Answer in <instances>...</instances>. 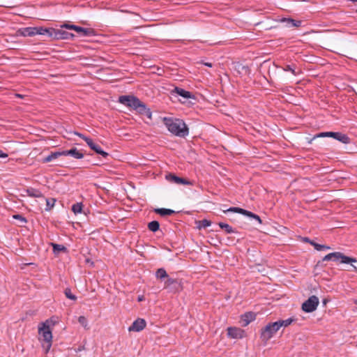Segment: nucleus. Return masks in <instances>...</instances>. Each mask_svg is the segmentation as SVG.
<instances>
[{"mask_svg":"<svg viewBox=\"0 0 357 357\" xmlns=\"http://www.w3.org/2000/svg\"><path fill=\"white\" fill-rule=\"evenodd\" d=\"M163 122L168 130L176 136L185 137L188 135V128L181 119L165 117Z\"/></svg>","mask_w":357,"mask_h":357,"instance_id":"nucleus-1","label":"nucleus"},{"mask_svg":"<svg viewBox=\"0 0 357 357\" xmlns=\"http://www.w3.org/2000/svg\"><path fill=\"white\" fill-rule=\"evenodd\" d=\"M50 322H52L53 325L54 322H53L52 319H48L45 322L40 324V326L38 327V333L43 337V340L44 343H43V347L45 348V352H48L50 349L52 347V334L50 328V325L48 324Z\"/></svg>","mask_w":357,"mask_h":357,"instance_id":"nucleus-2","label":"nucleus"},{"mask_svg":"<svg viewBox=\"0 0 357 357\" xmlns=\"http://www.w3.org/2000/svg\"><path fill=\"white\" fill-rule=\"evenodd\" d=\"M280 329L277 321L270 323L261 329V338L262 341L267 342Z\"/></svg>","mask_w":357,"mask_h":357,"instance_id":"nucleus-3","label":"nucleus"},{"mask_svg":"<svg viewBox=\"0 0 357 357\" xmlns=\"http://www.w3.org/2000/svg\"><path fill=\"white\" fill-rule=\"evenodd\" d=\"M61 28H66L70 30H75L77 33H78L80 36H90L95 35V31L91 28H84L74 24H69L67 23H65L63 25H61Z\"/></svg>","mask_w":357,"mask_h":357,"instance_id":"nucleus-4","label":"nucleus"},{"mask_svg":"<svg viewBox=\"0 0 357 357\" xmlns=\"http://www.w3.org/2000/svg\"><path fill=\"white\" fill-rule=\"evenodd\" d=\"M319 300L316 296H311L305 301L301 306V309L305 312H312L317 310Z\"/></svg>","mask_w":357,"mask_h":357,"instance_id":"nucleus-5","label":"nucleus"},{"mask_svg":"<svg viewBox=\"0 0 357 357\" xmlns=\"http://www.w3.org/2000/svg\"><path fill=\"white\" fill-rule=\"evenodd\" d=\"M51 38L54 40H60V39H70L73 38L75 36L73 33L66 31L63 29H51L50 30Z\"/></svg>","mask_w":357,"mask_h":357,"instance_id":"nucleus-6","label":"nucleus"},{"mask_svg":"<svg viewBox=\"0 0 357 357\" xmlns=\"http://www.w3.org/2000/svg\"><path fill=\"white\" fill-rule=\"evenodd\" d=\"M139 98L134 96H121L119 98V102L128 107L134 109L137 103L139 102Z\"/></svg>","mask_w":357,"mask_h":357,"instance_id":"nucleus-7","label":"nucleus"},{"mask_svg":"<svg viewBox=\"0 0 357 357\" xmlns=\"http://www.w3.org/2000/svg\"><path fill=\"white\" fill-rule=\"evenodd\" d=\"M134 110L137 111L139 114L146 116L149 119H152V113L150 109L140 100H139V102L137 103Z\"/></svg>","mask_w":357,"mask_h":357,"instance_id":"nucleus-8","label":"nucleus"},{"mask_svg":"<svg viewBox=\"0 0 357 357\" xmlns=\"http://www.w3.org/2000/svg\"><path fill=\"white\" fill-rule=\"evenodd\" d=\"M332 254H335V257H333V261L340 260L342 264H351L353 262H356L357 260L356 258L350 257L344 255L343 253L340 252H332Z\"/></svg>","mask_w":357,"mask_h":357,"instance_id":"nucleus-9","label":"nucleus"},{"mask_svg":"<svg viewBox=\"0 0 357 357\" xmlns=\"http://www.w3.org/2000/svg\"><path fill=\"white\" fill-rule=\"evenodd\" d=\"M146 323L144 319L138 318L136 319L132 324L129 327V331L139 332L146 327Z\"/></svg>","mask_w":357,"mask_h":357,"instance_id":"nucleus-10","label":"nucleus"},{"mask_svg":"<svg viewBox=\"0 0 357 357\" xmlns=\"http://www.w3.org/2000/svg\"><path fill=\"white\" fill-rule=\"evenodd\" d=\"M166 178L172 183H176V184H183V185H192V183L183 178L178 177L173 174H169L166 176Z\"/></svg>","mask_w":357,"mask_h":357,"instance_id":"nucleus-11","label":"nucleus"},{"mask_svg":"<svg viewBox=\"0 0 357 357\" xmlns=\"http://www.w3.org/2000/svg\"><path fill=\"white\" fill-rule=\"evenodd\" d=\"M227 334L231 338H243L245 331L239 328L229 327L227 328Z\"/></svg>","mask_w":357,"mask_h":357,"instance_id":"nucleus-12","label":"nucleus"},{"mask_svg":"<svg viewBox=\"0 0 357 357\" xmlns=\"http://www.w3.org/2000/svg\"><path fill=\"white\" fill-rule=\"evenodd\" d=\"M86 144L93 151L102 157L107 158L109 155V153L104 151L98 144L94 143L92 139L86 140Z\"/></svg>","mask_w":357,"mask_h":357,"instance_id":"nucleus-13","label":"nucleus"},{"mask_svg":"<svg viewBox=\"0 0 357 357\" xmlns=\"http://www.w3.org/2000/svg\"><path fill=\"white\" fill-rule=\"evenodd\" d=\"M172 92L176 93L178 96H180L185 99H189V98L195 99V95H193L191 92L185 91V89H183L182 88H179L177 86L174 89Z\"/></svg>","mask_w":357,"mask_h":357,"instance_id":"nucleus-14","label":"nucleus"},{"mask_svg":"<svg viewBox=\"0 0 357 357\" xmlns=\"http://www.w3.org/2000/svg\"><path fill=\"white\" fill-rule=\"evenodd\" d=\"M62 154L63 155H70L76 159H81L84 157V153L81 151L77 149L76 148H73L70 150L63 151Z\"/></svg>","mask_w":357,"mask_h":357,"instance_id":"nucleus-15","label":"nucleus"},{"mask_svg":"<svg viewBox=\"0 0 357 357\" xmlns=\"http://www.w3.org/2000/svg\"><path fill=\"white\" fill-rule=\"evenodd\" d=\"M280 22H284L289 27H299L301 26L302 22L300 20H295L290 17H282L279 20Z\"/></svg>","mask_w":357,"mask_h":357,"instance_id":"nucleus-16","label":"nucleus"},{"mask_svg":"<svg viewBox=\"0 0 357 357\" xmlns=\"http://www.w3.org/2000/svg\"><path fill=\"white\" fill-rule=\"evenodd\" d=\"M332 137L343 144H349L350 142V138L347 135L342 132H334Z\"/></svg>","mask_w":357,"mask_h":357,"instance_id":"nucleus-17","label":"nucleus"},{"mask_svg":"<svg viewBox=\"0 0 357 357\" xmlns=\"http://www.w3.org/2000/svg\"><path fill=\"white\" fill-rule=\"evenodd\" d=\"M62 153H63V151L52 152L49 155L43 158L41 160V162L43 163L50 162L52 161L53 160H55V159L58 158L59 157L63 155Z\"/></svg>","mask_w":357,"mask_h":357,"instance_id":"nucleus-18","label":"nucleus"},{"mask_svg":"<svg viewBox=\"0 0 357 357\" xmlns=\"http://www.w3.org/2000/svg\"><path fill=\"white\" fill-rule=\"evenodd\" d=\"M255 314L252 312L245 313L241 317L242 321L243 322V326H245L248 325L252 321H253L255 319Z\"/></svg>","mask_w":357,"mask_h":357,"instance_id":"nucleus-19","label":"nucleus"},{"mask_svg":"<svg viewBox=\"0 0 357 357\" xmlns=\"http://www.w3.org/2000/svg\"><path fill=\"white\" fill-rule=\"evenodd\" d=\"M172 285V286H170L166 289L170 293L176 294L181 291L183 289L181 282L179 280Z\"/></svg>","mask_w":357,"mask_h":357,"instance_id":"nucleus-20","label":"nucleus"},{"mask_svg":"<svg viewBox=\"0 0 357 357\" xmlns=\"http://www.w3.org/2000/svg\"><path fill=\"white\" fill-rule=\"evenodd\" d=\"M52 28H43L41 26L34 27V36L35 35H48L51 38V30Z\"/></svg>","mask_w":357,"mask_h":357,"instance_id":"nucleus-21","label":"nucleus"},{"mask_svg":"<svg viewBox=\"0 0 357 357\" xmlns=\"http://www.w3.org/2000/svg\"><path fill=\"white\" fill-rule=\"evenodd\" d=\"M26 192L28 196L31 197L39 198V197H43V195L42 194V192L40 190L33 188H27L26 190Z\"/></svg>","mask_w":357,"mask_h":357,"instance_id":"nucleus-22","label":"nucleus"},{"mask_svg":"<svg viewBox=\"0 0 357 357\" xmlns=\"http://www.w3.org/2000/svg\"><path fill=\"white\" fill-rule=\"evenodd\" d=\"M154 211L161 216L171 215L176 213L174 211L168 208H156Z\"/></svg>","mask_w":357,"mask_h":357,"instance_id":"nucleus-23","label":"nucleus"},{"mask_svg":"<svg viewBox=\"0 0 357 357\" xmlns=\"http://www.w3.org/2000/svg\"><path fill=\"white\" fill-rule=\"evenodd\" d=\"M34 27H26L22 29H20L19 32L23 36H34Z\"/></svg>","mask_w":357,"mask_h":357,"instance_id":"nucleus-24","label":"nucleus"},{"mask_svg":"<svg viewBox=\"0 0 357 357\" xmlns=\"http://www.w3.org/2000/svg\"><path fill=\"white\" fill-rule=\"evenodd\" d=\"M51 245L53 248V252L54 254H59L60 252H66L67 251V248L63 245H59V244L53 243Z\"/></svg>","mask_w":357,"mask_h":357,"instance_id":"nucleus-25","label":"nucleus"},{"mask_svg":"<svg viewBox=\"0 0 357 357\" xmlns=\"http://www.w3.org/2000/svg\"><path fill=\"white\" fill-rule=\"evenodd\" d=\"M218 225L220 226V227L222 229H224L225 231V232L227 234H231V233H235L236 232L233 228L231 226H230L229 225L227 224V223H224V222H219L218 223Z\"/></svg>","mask_w":357,"mask_h":357,"instance_id":"nucleus-26","label":"nucleus"},{"mask_svg":"<svg viewBox=\"0 0 357 357\" xmlns=\"http://www.w3.org/2000/svg\"><path fill=\"white\" fill-rule=\"evenodd\" d=\"M148 228L153 232L157 231L160 228V224L158 221L153 220L148 224Z\"/></svg>","mask_w":357,"mask_h":357,"instance_id":"nucleus-27","label":"nucleus"},{"mask_svg":"<svg viewBox=\"0 0 357 357\" xmlns=\"http://www.w3.org/2000/svg\"><path fill=\"white\" fill-rule=\"evenodd\" d=\"M155 276L158 279H165L166 278H168V275L166 272V271L161 268H158L155 273Z\"/></svg>","mask_w":357,"mask_h":357,"instance_id":"nucleus-28","label":"nucleus"},{"mask_svg":"<svg viewBox=\"0 0 357 357\" xmlns=\"http://www.w3.org/2000/svg\"><path fill=\"white\" fill-rule=\"evenodd\" d=\"M56 202V199L54 198H49L46 199V208L45 211H50L54 206Z\"/></svg>","mask_w":357,"mask_h":357,"instance_id":"nucleus-29","label":"nucleus"},{"mask_svg":"<svg viewBox=\"0 0 357 357\" xmlns=\"http://www.w3.org/2000/svg\"><path fill=\"white\" fill-rule=\"evenodd\" d=\"M294 319H291V318H289L287 319H285V320H279L277 321L280 328L282 327V326H284V327H287L289 325H290L292 322H293Z\"/></svg>","mask_w":357,"mask_h":357,"instance_id":"nucleus-30","label":"nucleus"},{"mask_svg":"<svg viewBox=\"0 0 357 357\" xmlns=\"http://www.w3.org/2000/svg\"><path fill=\"white\" fill-rule=\"evenodd\" d=\"M82 203H76L73 205L72 211L75 214H77L82 212Z\"/></svg>","mask_w":357,"mask_h":357,"instance_id":"nucleus-31","label":"nucleus"},{"mask_svg":"<svg viewBox=\"0 0 357 357\" xmlns=\"http://www.w3.org/2000/svg\"><path fill=\"white\" fill-rule=\"evenodd\" d=\"M64 294L68 298L73 300V301L77 300V296L72 293L70 289L66 288L64 290Z\"/></svg>","mask_w":357,"mask_h":357,"instance_id":"nucleus-32","label":"nucleus"},{"mask_svg":"<svg viewBox=\"0 0 357 357\" xmlns=\"http://www.w3.org/2000/svg\"><path fill=\"white\" fill-rule=\"evenodd\" d=\"M167 280L165 282L164 288L167 289V287L172 286V284H174L176 282L178 281L177 279H173L171 278H166Z\"/></svg>","mask_w":357,"mask_h":357,"instance_id":"nucleus-33","label":"nucleus"},{"mask_svg":"<svg viewBox=\"0 0 357 357\" xmlns=\"http://www.w3.org/2000/svg\"><path fill=\"white\" fill-rule=\"evenodd\" d=\"M211 225V222L210 220H208L206 219H204L201 221H199V228H206L207 227H209Z\"/></svg>","mask_w":357,"mask_h":357,"instance_id":"nucleus-34","label":"nucleus"},{"mask_svg":"<svg viewBox=\"0 0 357 357\" xmlns=\"http://www.w3.org/2000/svg\"><path fill=\"white\" fill-rule=\"evenodd\" d=\"M283 70L284 71H289L294 75H296L297 74L295 71V66L294 65H286L283 68Z\"/></svg>","mask_w":357,"mask_h":357,"instance_id":"nucleus-35","label":"nucleus"},{"mask_svg":"<svg viewBox=\"0 0 357 357\" xmlns=\"http://www.w3.org/2000/svg\"><path fill=\"white\" fill-rule=\"evenodd\" d=\"M13 218L15 220H20L22 224L27 222V220L20 214H15L13 215Z\"/></svg>","mask_w":357,"mask_h":357,"instance_id":"nucleus-36","label":"nucleus"},{"mask_svg":"<svg viewBox=\"0 0 357 357\" xmlns=\"http://www.w3.org/2000/svg\"><path fill=\"white\" fill-rule=\"evenodd\" d=\"M78 321L85 328H88V327H87L88 321H87V319H86V318L85 317L80 316L78 318Z\"/></svg>","mask_w":357,"mask_h":357,"instance_id":"nucleus-37","label":"nucleus"},{"mask_svg":"<svg viewBox=\"0 0 357 357\" xmlns=\"http://www.w3.org/2000/svg\"><path fill=\"white\" fill-rule=\"evenodd\" d=\"M333 132H320V133L317 134L316 136H314V138L315 137H332L333 136Z\"/></svg>","mask_w":357,"mask_h":357,"instance_id":"nucleus-38","label":"nucleus"},{"mask_svg":"<svg viewBox=\"0 0 357 357\" xmlns=\"http://www.w3.org/2000/svg\"><path fill=\"white\" fill-rule=\"evenodd\" d=\"M314 249H316L318 251L322 250H329L331 249V247L325 245H321L319 243H317L316 245H314Z\"/></svg>","mask_w":357,"mask_h":357,"instance_id":"nucleus-39","label":"nucleus"},{"mask_svg":"<svg viewBox=\"0 0 357 357\" xmlns=\"http://www.w3.org/2000/svg\"><path fill=\"white\" fill-rule=\"evenodd\" d=\"M241 211H242V208H238V207H230L229 208H228V209H227V210H225V211H224V213H227V212H235V213H241Z\"/></svg>","mask_w":357,"mask_h":357,"instance_id":"nucleus-40","label":"nucleus"},{"mask_svg":"<svg viewBox=\"0 0 357 357\" xmlns=\"http://www.w3.org/2000/svg\"><path fill=\"white\" fill-rule=\"evenodd\" d=\"M241 214H243L244 215H246V216H248V217L252 218L255 215V213H252L251 211L243 209V208H242V211H241Z\"/></svg>","mask_w":357,"mask_h":357,"instance_id":"nucleus-41","label":"nucleus"},{"mask_svg":"<svg viewBox=\"0 0 357 357\" xmlns=\"http://www.w3.org/2000/svg\"><path fill=\"white\" fill-rule=\"evenodd\" d=\"M335 254L329 253L326 255L322 259V261H330L333 259V257H335Z\"/></svg>","mask_w":357,"mask_h":357,"instance_id":"nucleus-42","label":"nucleus"},{"mask_svg":"<svg viewBox=\"0 0 357 357\" xmlns=\"http://www.w3.org/2000/svg\"><path fill=\"white\" fill-rule=\"evenodd\" d=\"M75 135L79 137L80 138H82V139H84L86 142V140L88 139H90L91 138L89 137H86L85 135H84L83 134L80 133V132H75Z\"/></svg>","mask_w":357,"mask_h":357,"instance_id":"nucleus-43","label":"nucleus"},{"mask_svg":"<svg viewBox=\"0 0 357 357\" xmlns=\"http://www.w3.org/2000/svg\"><path fill=\"white\" fill-rule=\"evenodd\" d=\"M8 155L7 153H3L1 150H0V158H7Z\"/></svg>","mask_w":357,"mask_h":357,"instance_id":"nucleus-44","label":"nucleus"},{"mask_svg":"<svg viewBox=\"0 0 357 357\" xmlns=\"http://www.w3.org/2000/svg\"><path fill=\"white\" fill-rule=\"evenodd\" d=\"M253 218L257 220L259 223H261V220L260 217L258 215L255 214Z\"/></svg>","mask_w":357,"mask_h":357,"instance_id":"nucleus-45","label":"nucleus"},{"mask_svg":"<svg viewBox=\"0 0 357 357\" xmlns=\"http://www.w3.org/2000/svg\"><path fill=\"white\" fill-rule=\"evenodd\" d=\"M84 349V346H79L77 349H75V351L76 352H79L82 350Z\"/></svg>","mask_w":357,"mask_h":357,"instance_id":"nucleus-46","label":"nucleus"},{"mask_svg":"<svg viewBox=\"0 0 357 357\" xmlns=\"http://www.w3.org/2000/svg\"><path fill=\"white\" fill-rule=\"evenodd\" d=\"M204 65L208 66V67H210L211 68L213 66V64L211 63H208V62H206V63H203Z\"/></svg>","mask_w":357,"mask_h":357,"instance_id":"nucleus-47","label":"nucleus"},{"mask_svg":"<svg viewBox=\"0 0 357 357\" xmlns=\"http://www.w3.org/2000/svg\"><path fill=\"white\" fill-rule=\"evenodd\" d=\"M351 267H352L351 271H357V268H356L355 266H354V265H352V264H351Z\"/></svg>","mask_w":357,"mask_h":357,"instance_id":"nucleus-48","label":"nucleus"},{"mask_svg":"<svg viewBox=\"0 0 357 357\" xmlns=\"http://www.w3.org/2000/svg\"><path fill=\"white\" fill-rule=\"evenodd\" d=\"M303 241H304L305 242H307V243H309V242H310V238H308L307 237H305V238H303Z\"/></svg>","mask_w":357,"mask_h":357,"instance_id":"nucleus-49","label":"nucleus"},{"mask_svg":"<svg viewBox=\"0 0 357 357\" xmlns=\"http://www.w3.org/2000/svg\"><path fill=\"white\" fill-rule=\"evenodd\" d=\"M143 300H144V296H141L138 297V301H142Z\"/></svg>","mask_w":357,"mask_h":357,"instance_id":"nucleus-50","label":"nucleus"},{"mask_svg":"<svg viewBox=\"0 0 357 357\" xmlns=\"http://www.w3.org/2000/svg\"><path fill=\"white\" fill-rule=\"evenodd\" d=\"M309 243H310L313 246H314V245L317 244V243H315V242H314L313 241H311V240L310 241Z\"/></svg>","mask_w":357,"mask_h":357,"instance_id":"nucleus-51","label":"nucleus"},{"mask_svg":"<svg viewBox=\"0 0 357 357\" xmlns=\"http://www.w3.org/2000/svg\"><path fill=\"white\" fill-rule=\"evenodd\" d=\"M15 96L20 98H22V96L18 93H16Z\"/></svg>","mask_w":357,"mask_h":357,"instance_id":"nucleus-52","label":"nucleus"},{"mask_svg":"<svg viewBox=\"0 0 357 357\" xmlns=\"http://www.w3.org/2000/svg\"><path fill=\"white\" fill-rule=\"evenodd\" d=\"M326 302H327V301H326V299L323 301L324 304H326Z\"/></svg>","mask_w":357,"mask_h":357,"instance_id":"nucleus-53","label":"nucleus"},{"mask_svg":"<svg viewBox=\"0 0 357 357\" xmlns=\"http://www.w3.org/2000/svg\"><path fill=\"white\" fill-rule=\"evenodd\" d=\"M353 2H357V0H351Z\"/></svg>","mask_w":357,"mask_h":357,"instance_id":"nucleus-54","label":"nucleus"},{"mask_svg":"<svg viewBox=\"0 0 357 357\" xmlns=\"http://www.w3.org/2000/svg\"><path fill=\"white\" fill-rule=\"evenodd\" d=\"M355 303L357 305V300L355 301Z\"/></svg>","mask_w":357,"mask_h":357,"instance_id":"nucleus-55","label":"nucleus"}]
</instances>
